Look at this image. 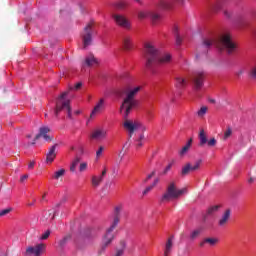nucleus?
<instances>
[{
	"instance_id": "37",
	"label": "nucleus",
	"mask_w": 256,
	"mask_h": 256,
	"mask_svg": "<svg viewBox=\"0 0 256 256\" xmlns=\"http://www.w3.org/2000/svg\"><path fill=\"white\" fill-rule=\"evenodd\" d=\"M128 5H129V2L122 0L118 3H116L115 7H117V9H127Z\"/></svg>"
},
{
	"instance_id": "30",
	"label": "nucleus",
	"mask_w": 256,
	"mask_h": 256,
	"mask_svg": "<svg viewBox=\"0 0 256 256\" xmlns=\"http://www.w3.org/2000/svg\"><path fill=\"white\" fill-rule=\"evenodd\" d=\"M204 243H206L207 245H210V247H215V245L219 243V238H213V237L204 238Z\"/></svg>"
},
{
	"instance_id": "28",
	"label": "nucleus",
	"mask_w": 256,
	"mask_h": 256,
	"mask_svg": "<svg viewBox=\"0 0 256 256\" xmlns=\"http://www.w3.org/2000/svg\"><path fill=\"white\" fill-rule=\"evenodd\" d=\"M201 233H203V228H196L190 233V239L191 241H195V239H199L201 236Z\"/></svg>"
},
{
	"instance_id": "46",
	"label": "nucleus",
	"mask_w": 256,
	"mask_h": 256,
	"mask_svg": "<svg viewBox=\"0 0 256 256\" xmlns=\"http://www.w3.org/2000/svg\"><path fill=\"white\" fill-rule=\"evenodd\" d=\"M155 175H157V170H153L145 179V183H147V181H149V179H151L152 177H155Z\"/></svg>"
},
{
	"instance_id": "49",
	"label": "nucleus",
	"mask_w": 256,
	"mask_h": 256,
	"mask_svg": "<svg viewBox=\"0 0 256 256\" xmlns=\"http://www.w3.org/2000/svg\"><path fill=\"white\" fill-rule=\"evenodd\" d=\"M183 43V39H181V36L179 34H176V45H181Z\"/></svg>"
},
{
	"instance_id": "11",
	"label": "nucleus",
	"mask_w": 256,
	"mask_h": 256,
	"mask_svg": "<svg viewBox=\"0 0 256 256\" xmlns=\"http://www.w3.org/2000/svg\"><path fill=\"white\" fill-rule=\"evenodd\" d=\"M49 133H51V128H49L48 126L40 127L39 133L35 136L32 145H35V142L38 139H41V137H43L44 141H46L47 143H51V141H53V137L49 135Z\"/></svg>"
},
{
	"instance_id": "40",
	"label": "nucleus",
	"mask_w": 256,
	"mask_h": 256,
	"mask_svg": "<svg viewBox=\"0 0 256 256\" xmlns=\"http://www.w3.org/2000/svg\"><path fill=\"white\" fill-rule=\"evenodd\" d=\"M51 235V230H46L42 235L40 236V241H46V239H49V236Z\"/></svg>"
},
{
	"instance_id": "51",
	"label": "nucleus",
	"mask_w": 256,
	"mask_h": 256,
	"mask_svg": "<svg viewBox=\"0 0 256 256\" xmlns=\"http://www.w3.org/2000/svg\"><path fill=\"white\" fill-rule=\"evenodd\" d=\"M159 181H160L159 178H155L151 185L155 188V187H157V185H159Z\"/></svg>"
},
{
	"instance_id": "25",
	"label": "nucleus",
	"mask_w": 256,
	"mask_h": 256,
	"mask_svg": "<svg viewBox=\"0 0 256 256\" xmlns=\"http://www.w3.org/2000/svg\"><path fill=\"white\" fill-rule=\"evenodd\" d=\"M93 65H97V58L90 54L85 58L83 67H93Z\"/></svg>"
},
{
	"instance_id": "59",
	"label": "nucleus",
	"mask_w": 256,
	"mask_h": 256,
	"mask_svg": "<svg viewBox=\"0 0 256 256\" xmlns=\"http://www.w3.org/2000/svg\"><path fill=\"white\" fill-rule=\"evenodd\" d=\"M46 196H47V193H44V195L42 196V201H45Z\"/></svg>"
},
{
	"instance_id": "57",
	"label": "nucleus",
	"mask_w": 256,
	"mask_h": 256,
	"mask_svg": "<svg viewBox=\"0 0 256 256\" xmlns=\"http://www.w3.org/2000/svg\"><path fill=\"white\" fill-rule=\"evenodd\" d=\"M143 139H145V135L141 134L136 141H143Z\"/></svg>"
},
{
	"instance_id": "15",
	"label": "nucleus",
	"mask_w": 256,
	"mask_h": 256,
	"mask_svg": "<svg viewBox=\"0 0 256 256\" xmlns=\"http://www.w3.org/2000/svg\"><path fill=\"white\" fill-rule=\"evenodd\" d=\"M90 137L96 141H101V139H105L107 137V130L105 128H97L92 132Z\"/></svg>"
},
{
	"instance_id": "9",
	"label": "nucleus",
	"mask_w": 256,
	"mask_h": 256,
	"mask_svg": "<svg viewBox=\"0 0 256 256\" xmlns=\"http://www.w3.org/2000/svg\"><path fill=\"white\" fill-rule=\"evenodd\" d=\"M194 88L196 91H200L203 88L205 83V72L204 71H196L191 76Z\"/></svg>"
},
{
	"instance_id": "2",
	"label": "nucleus",
	"mask_w": 256,
	"mask_h": 256,
	"mask_svg": "<svg viewBox=\"0 0 256 256\" xmlns=\"http://www.w3.org/2000/svg\"><path fill=\"white\" fill-rule=\"evenodd\" d=\"M144 59H146L147 69H151L154 63L158 65H169L173 57L169 53L159 55V50L151 43H146L144 46Z\"/></svg>"
},
{
	"instance_id": "45",
	"label": "nucleus",
	"mask_w": 256,
	"mask_h": 256,
	"mask_svg": "<svg viewBox=\"0 0 256 256\" xmlns=\"http://www.w3.org/2000/svg\"><path fill=\"white\" fill-rule=\"evenodd\" d=\"M83 171H87V162L81 163L79 167V172L83 173Z\"/></svg>"
},
{
	"instance_id": "34",
	"label": "nucleus",
	"mask_w": 256,
	"mask_h": 256,
	"mask_svg": "<svg viewBox=\"0 0 256 256\" xmlns=\"http://www.w3.org/2000/svg\"><path fill=\"white\" fill-rule=\"evenodd\" d=\"M69 241H71V235H66L64 236L59 242V247L63 248L65 247V245H67V243H69Z\"/></svg>"
},
{
	"instance_id": "53",
	"label": "nucleus",
	"mask_w": 256,
	"mask_h": 256,
	"mask_svg": "<svg viewBox=\"0 0 256 256\" xmlns=\"http://www.w3.org/2000/svg\"><path fill=\"white\" fill-rule=\"evenodd\" d=\"M35 167V161H30L28 164V169H33Z\"/></svg>"
},
{
	"instance_id": "16",
	"label": "nucleus",
	"mask_w": 256,
	"mask_h": 256,
	"mask_svg": "<svg viewBox=\"0 0 256 256\" xmlns=\"http://www.w3.org/2000/svg\"><path fill=\"white\" fill-rule=\"evenodd\" d=\"M107 175V168H104V170L102 171V173L98 176H92L91 178V183H92V187H99V185H101V183H103V179H105V176Z\"/></svg>"
},
{
	"instance_id": "14",
	"label": "nucleus",
	"mask_w": 256,
	"mask_h": 256,
	"mask_svg": "<svg viewBox=\"0 0 256 256\" xmlns=\"http://www.w3.org/2000/svg\"><path fill=\"white\" fill-rule=\"evenodd\" d=\"M203 163V160H197L194 165H192L191 163H187L181 171V175L185 176V175H189V173L193 172V171H199L201 164Z\"/></svg>"
},
{
	"instance_id": "27",
	"label": "nucleus",
	"mask_w": 256,
	"mask_h": 256,
	"mask_svg": "<svg viewBox=\"0 0 256 256\" xmlns=\"http://www.w3.org/2000/svg\"><path fill=\"white\" fill-rule=\"evenodd\" d=\"M219 211V205L211 206L208 208L206 215H204L203 221H207L208 215H215Z\"/></svg>"
},
{
	"instance_id": "7",
	"label": "nucleus",
	"mask_w": 256,
	"mask_h": 256,
	"mask_svg": "<svg viewBox=\"0 0 256 256\" xmlns=\"http://www.w3.org/2000/svg\"><path fill=\"white\" fill-rule=\"evenodd\" d=\"M93 26V21L89 22L81 34L84 49H87L93 43Z\"/></svg>"
},
{
	"instance_id": "60",
	"label": "nucleus",
	"mask_w": 256,
	"mask_h": 256,
	"mask_svg": "<svg viewBox=\"0 0 256 256\" xmlns=\"http://www.w3.org/2000/svg\"><path fill=\"white\" fill-rule=\"evenodd\" d=\"M33 205H35V202H31L28 204L29 207H33Z\"/></svg>"
},
{
	"instance_id": "20",
	"label": "nucleus",
	"mask_w": 256,
	"mask_h": 256,
	"mask_svg": "<svg viewBox=\"0 0 256 256\" xmlns=\"http://www.w3.org/2000/svg\"><path fill=\"white\" fill-rule=\"evenodd\" d=\"M53 219H55V208L44 212V215L41 218V222L45 223L47 225V223H51V221H53Z\"/></svg>"
},
{
	"instance_id": "6",
	"label": "nucleus",
	"mask_w": 256,
	"mask_h": 256,
	"mask_svg": "<svg viewBox=\"0 0 256 256\" xmlns=\"http://www.w3.org/2000/svg\"><path fill=\"white\" fill-rule=\"evenodd\" d=\"M69 95V91L63 92L56 100V108L54 110V115L59 117L61 111L66 109L68 117L71 118V101L65 100V97Z\"/></svg>"
},
{
	"instance_id": "31",
	"label": "nucleus",
	"mask_w": 256,
	"mask_h": 256,
	"mask_svg": "<svg viewBox=\"0 0 256 256\" xmlns=\"http://www.w3.org/2000/svg\"><path fill=\"white\" fill-rule=\"evenodd\" d=\"M65 169H60L57 170L56 172L53 173L52 175V179H55L56 181H59V179H61V177H65Z\"/></svg>"
},
{
	"instance_id": "4",
	"label": "nucleus",
	"mask_w": 256,
	"mask_h": 256,
	"mask_svg": "<svg viewBox=\"0 0 256 256\" xmlns=\"http://www.w3.org/2000/svg\"><path fill=\"white\" fill-rule=\"evenodd\" d=\"M122 211H123V205H118L114 208L113 221L103 236L101 251H105V249H107V247L109 245H111V243H113V241L115 239V233H113V231H115V229L119 225V221H121V212Z\"/></svg>"
},
{
	"instance_id": "8",
	"label": "nucleus",
	"mask_w": 256,
	"mask_h": 256,
	"mask_svg": "<svg viewBox=\"0 0 256 256\" xmlns=\"http://www.w3.org/2000/svg\"><path fill=\"white\" fill-rule=\"evenodd\" d=\"M124 129L128 131V137L131 139L133 134L137 131V129H141L142 131H147V127L143 126L139 121L125 120L123 124Z\"/></svg>"
},
{
	"instance_id": "24",
	"label": "nucleus",
	"mask_w": 256,
	"mask_h": 256,
	"mask_svg": "<svg viewBox=\"0 0 256 256\" xmlns=\"http://www.w3.org/2000/svg\"><path fill=\"white\" fill-rule=\"evenodd\" d=\"M175 87L176 89L183 90L185 87H187V79L178 76L175 78Z\"/></svg>"
},
{
	"instance_id": "58",
	"label": "nucleus",
	"mask_w": 256,
	"mask_h": 256,
	"mask_svg": "<svg viewBox=\"0 0 256 256\" xmlns=\"http://www.w3.org/2000/svg\"><path fill=\"white\" fill-rule=\"evenodd\" d=\"M205 245H207V242H205V239H204L203 241L200 242L199 246L205 247Z\"/></svg>"
},
{
	"instance_id": "35",
	"label": "nucleus",
	"mask_w": 256,
	"mask_h": 256,
	"mask_svg": "<svg viewBox=\"0 0 256 256\" xmlns=\"http://www.w3.org/2000/svg\"><path fill=\"white\" fill-rule=\"evenodd\" d=\"M79 163H81V158L76 157L70 166V171H72V173H75V170L77 169V165H79Z\"/></svg>"
},
{
	"instance_id": "64",
	"label": "nucleus",
	"mask_w": 256,
	"mask_h": 256,
	"mask_svg": "<svg viewBox=\"0 0 256 256\" xmlns=\"http://www.w3.org/2000/svg\"><path fill=\"white\" fill-rule=\"evenodd\" d=\"M134 1H136V3H141V0H134Z\"/></svg>"
},
{
	"instance_id": "23",
	"label": "nucleus",
	"mask_w": 256,
	"mask_h": 256,
	"mask_svg": "<svg viewBox=\"0 0 256 256\" xmlns=\"http://www.w3.org/2000/svg\"><path fill=\"white\" fill-rule=\"evenodd\" d=\"M175 240V236H170L165 244L164 248V256L171 255V251H173V241Z\"/></svg>"
},
{
	"instance_id": "48",
	"label": "nucleus",
	"mask_w": 256,
	"mask_h": 256,
	"mask_svg": "<svg viewBox=\"0 0 256 256\" xmlns=\"http://www.w3.org/2000/svg\"><path fill=\"white\" fill-rule=\"evenodd\" d=\"M103 146H100L99 149L96 151V157L99 158L101 157L102 153H103Z\"/></svg>"
},
{
	"instance_id": "61",
	"label": "nucleus",
	"mask_w": 256,
	"mask_h": 256,
	"mask_svg": "<svg viewBox=\"0 0 256 256\" xmlns=\"http://www.w3.org/2000/svg\"><path fill=\"white\" fill-rule=\"evenodd\" d=\"M210 103H215V99H211V100H210Z\"/></svg>"
},
{
	"instance_id": "50",
	"label": "nucleus",
	"mask_w": 256,
	"mask_h": 256,
	"mask_svg": "<svg viewBox=\"0 0 256 256\" xmlns=\"http://www.w3.org/2000/svg\"><path fill=\"white\" fill-rule=\"evenodd\" d=\"M224 15L227 17V19H231L232 13L229 10H224Z\"/></svg>"
},
{
	"instance_id": "21",
	"label": "nucleus",
	"mask_w": 256,
	"mask_h": 256,
	"mask_svg": "<svg viewBox=\"0 0 256 256\" xmlns=\"http://www.w3.org/2000/svg\"><path fill=\"white\" fill-rule=\"evenodd\" d=\"M125 249H127V241L120 240L118 246L115 248V253L113 256H123Z\"/></svg>"
},
{
	"instance_id": "44",
	"label": "nucleus",
	"mask_w": 256,
	"mask_h": 256,
	"mask_svg": "<svg viewBox=\"0 0 256 256\" xmlns=\"http://www.w3.org/2000/svg\"><path fill=\"white\" fill-rule=\"evenodd\" d=\"M171 167H173V163H169L166 168L164 169V171L162 172V175H167V173H169V171H171Z\"/></svg>"
},
{
	"instance_id": "13",
	"label": "nucleus",
	"mask_w": 256,
	"mask_h": 256,
	"mask_svg": "<svg viewBox=\"0 0 256 256\" xmlns=\"http://www.w3.org/2000/svg\"><path fill=\"white\" fill-rule=\"evenodd\" d=\"M47 249V245L40 243L36 246H29L26 249L25 255H34V256H41L43 252Z\"/></svg>"
},
{
	"instance_id": "42",
	"label": "nucleus",
	"mask_w": 256,
	"mask_h": 256,
	"mask_svg": "<svg viewBox=\"0 0 256 256\" xmlns=\"http://www.w3.org/2000/svg\"><path fill=\"white\" fill-rule=\"evenodd\" d=\"M243 73H245V69L240 68L235 72V76L237 77V79H241V76L243 75Z\"/></svg>"
},
{
	"instance_id": "3",
	"label": "nucleus",
	"mask_w": 256,
	"mask_h": 256,
	"mask_svg": "<svg viewBox=\"0 0 256 256\" xmlns=\"http://www.w3.org/2000/svg\"><path fill=\"white\" fill-rule=\"evenodd\" d=\"M139 91H141V86H137L133 89H128L125 91V97L120 106V113L123 114L124 119H127L131 111H133L135 107L139 106V100L135 99Z\"/></svg>"
},
{
	"instance_id": "22",
	"label": "nucleus",
	"mask_w": 256,
	"mask_h": 256,
	"mask_svg": "<svg viewBox=\"0 0 256 256\" xmlns=\"http://www.w3.org/2000/svg\"><path fill=\"white\" fill-rule=\"evenodd\" d=\"M125 249H127V241L120 240L118 246L115 248V253L113 256H123Z\"/></svg>"
},
{
	"instance_id": "10",
	"label": "nucleus",
	"mask_w": 256,
	"mask_h": 256,
	"mask_svg": "<svg viewBox=\"0 0 256 256\" xmlns=\"http://www.w3.org/2000/svg\"><path fill=\"white\" fill-rule=\"evenodd\" d=\"M198 139H199L200 147H204L205 145H208V147H215V145H217V139L215 138H210L209 140L207 139V133H205L204 129L200 130L198 134Z\"/></svg>"
},
{
	"instance_id": "62",
	"label": "nucleus",
	"mask_w": 256,
	"mask_h": 256,
	"mask_svg": "<svg viewBox=\"0 0 256 256\" xmlns=\"http://www.w3.org/2000/svg\"><path fill=\"white\" fill-rule=\"evenodd\" d=\"M31 137H32L31 134H28V135H27V138H28V139H31Z\"/></svg>"
},
{
	"instance_id": "19",
	"label": "nucleus",
	"mask_w": 256,
	"mask_h": 256,
	"mask_svg": "<svg viewBox=\"0 0 256 256\" xmlns=\"http://www.w3.org/2000/svg\"><path fill=\"white\" fill-rule=\"evenodd\" d=\"M103 109H105V100L100 99L99 102L95 105L94 109L92 110L90 117H95L96 115H99V113L103 112Z\"/></svg>"
},
{
	"instance_id": "26",
	"label": "nucleus",
	"mask_w": 256,
	"mask_h": 256,
	"mask_svg": "<svg viewBox=\"0 0 256 256\" xmlns=\"http://www.w3.org/2000/svg\"><path fill=\"white\" fill-rule=\"evenodd\" d=\"M123 47L125 51H131V49H133V41L131 39V36L123 37Z\"/></svg>"
},
{
	"instance_id": "63",
	"label": "nucleus",
	"mask_w": 256,
	"mask_h": 256,
	"mask_svg": "<svg viewBox=\"0 0 256 256\" xmlns=\"http://www.w3.org/2000/svg\"><path fill=\"white\" fill-rule=\"evenodd\" d=\"M127 143H129V142H126V143L124 144L123 149H125V147H127Z\"/></svg>"
},
{
	"instance_id": "33",
	"label": "nucleus",
	"mask_w": 256,
	"mask_h": 256,
	"mask_svg": "<svg viewBox=\"0 0 256 256\" xmlns=\"http://www.w3.org/2000/svg\"><path fill=\"white\" fill-rule=\"evenodd\" d=\"M193 144V138H190L186 145L181 149L180 155H185L189 149H191V145Z\"/></svg>"
},
{
	"instance_id": "56",
	"label": "nucleus",
	"mask_w": 256,
	"mask_h": 256,
	"mask_svg": "<svg viewBox=\"0 0 256 256\" xmlns=\"http://www.w3.org/2000/svg\"><path fill=\"white\" fill-rule=\"evenodd\" d=\"M248 183L251 185L252 183H255V178H253V177H250L249 179H248Z\"/></svg>"
},
{
	"instance_id": "12",
	"label": "nucleus",
	"mask_w": 256,
	"mask_h": 256,
	"mask_svg": "<svg viewBox=\"0 0 256 256\" xmlns=\"http://www.w3.org/2000/svg\"><path fill=\"white\" fill-rule=\"evenodd\" d=\"M112 17L116 25H118V27H122V29H127V30L131 29V21H129L127 17L121 14H113Z\"/></svg>"
},
{
	"instance_id": "1",
	"label": "nucleus",
	"mask_w": 256,
	"mask_h": 256,
	"mask_svg": "<svg viewBox=\"0 0 256 256\" xmlns=\"http://www.w3.org/2000/svg\"><path fill=\"white\" fill-rule=\"evenodd\" d=\"M217 47L220 51L227 50V53L231 54L235 49H237V45L233 43L231 40V35L222 34L218 38H204L202 40V44L198 47V51H203L204 53H208L211 47Z\"/></svg>"
},
{
	"instance_id": "43",
	"label": "nucleus",
	"mask_w": 256,
	"mask_h": 256,
	"mask_svg": "<svg viewBox=\"0 0 256 256\" xmlns=\"http://www.w3.org/2000/svg\"><path fill=\"white\" fill-rule=\"evenodd\" d=\"M233 133V130L231 128H227V130L224 132V139H229Z\"/></svg>"
},
{
	"instance_id": "5",
	"label": "nucleus",
	"mask_w": 256,
	"mask_h": 256,
	"mask_svg": "<svg viewBox=\"0 0 256 256\" xmlns=\"http://www.w3.org/2000/svg\"><path fill=\"white\" fill-rule=\"evenodd\" d=\"M183 193H187V188L178 189L175 182H170L166 188V192L162 195L160 201L161 203H169V201H173V199L180 198Z\"/></svg>"
},
{
	"instance_id": "52",
	"label": "nucleus",
	"mask_w": 256,
	"mask_h": 256,
	"mask_svg": "<svg viewBox=\"0 0 256 256\" xmlns=\"http://www.w3.org/2000/svg\"><path fill=\"white\" fill-rule=\"evenodd\" d=\"M80 87H83V83L78 82V83H76V85L74 86V89H75L76 91H78V89H79Z\"/></svg>"
},
{
	"instance_id": "18",
	"label": "nucleus",
	"mask_w": 256,
	"mask_h": 256,
	"mask_svg": "<svg viewBox=\"0 0 256 256\" xmlns=\"http://www.w3.org/2000/svg\"><path fill=\"white\" fill-rule=\"evenodd\" d=\"M57 144H54L48 149V152L46 153V163H53L55 161V158L57 157Z\"/></svg>"
},
{
	"instance_id": "39",
	"label": "nucleus",
	"mask_w": 256,
	"mask_h": 256,
	"mask_svg": "<svg viewBox=\"0 0 256 256\" xmlns=\"http://www.w3.org/2000/svg\"><path fill=\"white\" fill-rule=\"evenodd\" d=\"M150 19L152 20L153 23H157V21H159V19H161V16L157 13L154 12H150Z\"/></svg>"
},
{
	"instance_id": "17",
	"label": "nucleus",
	"mask_w": 256,
	"mask_h": 256,
	"mask_svg": "<svg viewBox=\"0 0 256 256\" xmlns=\"http://www.w3.org/2000/svg\"><path fill=\"white\" fill-rule=\"evenodd\" d=\"M231 219V209H226L220 219L218 220L219 227H226Z\"/></svg>"
},
{
	"instance_id": "29",
	"label": "nucleus",
	"mask_w": 256,
	"mask_h": 256,
	"mask_svg": "<svg viewBox=\"0 0 256 256\" xmlns=\"http://www.w3.org/2000/svg\"><path fill=\"white\" fill-rule=\"evenodd\" d=\"M158 7H160L161 9H163L164 11H167L169 9H173V4H171L170 2H167L165 0H161L158 4Z\"/></svg>"
},
{
	"instance_id": "36",
	"label": "nucleus",
	"mask_w": 256,
	"mask_h": 256,
	"mask_svg": "<svg viewBox=\"0 0 256 256\" xmlns=\"http://www.w3.org/2000/svg\"><path fill=\"white\" fill-rule=\"evenodd\" d=\"M151 15L150 11H139L138 12V19H147Z\"/></svg>"
},
{
	"instance_id": "38",
	"label": "nucleus",
	"mask_w": 256,
	"mask_h": 256,
	"mask_svg": "<svg viewBox=\"0 0 256 256\" xmlns=\"http://www.w3.org/2000/svg\"><path fill=\"white\" fill-rule=\"evenodd\" d=\"M207 106H202L198 111H197V115L198 117H205L206 113H207Z\"/></svg>"
},
{
	"instance_id": "41",
	"label": "nucleus",
	"mask_w": 256,
	"mask_h": 256,
	"mask_svg": "<svg viewBox=\"0 0 256 256\" xmlns=\"http://www.w3.org/2000/svg\"><path fill=\"white\" fill-rule=\"evenodd\" d=\"M13 211L11 208H6L4 210H0V217H5V215H9V213Z\"/></svg>"
},
{
	"instance_id": "47",
	"label": "nucleus",
	"mask_w": 256,
	"mask_h": 256,
	"mask_svg": "<svg viewBox=\"0 0 256 256\" xmlns=\"http://www.w3.org/2000/svg\"><path fill=\"white\" fill-rule=\"evenodd\" d=\"M154 187L152 185L146 187V189L143 191V195H147L150 191H153Z\"/></svg>"
},
{
	"instance_id": "54",
	"label": "nucleus",
	"mask_w": 256,
	"mask_h": 256,
	"mask_svg": "<svg viewBox=\"0 0 256 256\" xmlns=\"http://www.w3.org/2000/svg\"><path fill=\"white\" fill-rule=\"evenodd\" d=\"M27 179H29V175L25 174V175H23V176L20 178V181H21V183H23V181H25V180H27Z\"/></svg>"
},
{
	"instance_id": "32",
	"label": "nucleus",
	"mask_w": 256,
	"mask_h": 256,
	"mask_svg": "<svg viewBox=\"0 0 256 256\" xmlns=\"http://www.w3.org/2000/svg\"><path fill=\"white\" fill-rule=\"evenodd\" d=\"M248 75H249L250 79L256 80V60L251 65Z\"/></svg>"
},
{
	"instance_id": "55",
	"label": "nucleus",
	"mask_w": 256,
	"mask_h": 256,
	"mask_svg": "<svg viewBox=\"0 0 256 256\" xmlns=\"http://www.w3.org/2000/svg\"><path fill=\"white\" fill-rule=\"evenodd\" d=\"M136 147L139 149L140 147H143V141H137Z\"/></svg>"
}]
</instances>
